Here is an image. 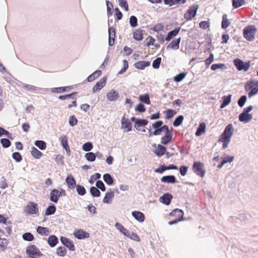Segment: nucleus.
<instances>
[{
	"mask_svg": "<svg viewBox=\"0 0 258 258\" xmlns=\"http://www.w3.org/2000/svg\"><path fill=\"white\" fill-rule=\"evenodd\" d=\"M119 96L118 92L114 90H111L108 92L106 95L107 99L110 101H115L117 100Z\"/></svg>",
	"mask_w": 258,
	"mask_h": 258,
	"instance_id": "15",
	"label": "nucleus"
},
{
	"mask_svg": "<svg viewBox=\"0 0 258 258\" xmlns=\"http://www.w3.org/2000/svg\"><path fill=\"white\" fill-rule=\"evenodd\" d=\"M232 6L237 9L245 4L244 0H232Z\"/></svg>",
	"mask_w": 258,
	"mask_h": 258,
	"instance_id": "39",
	"label": "nucleus"
},
{
	"mask_svg": "<svg viewBox=\"0 0 258 258\" xmlns=\"http://www.w3.org/2000/svg\"><path fill=\"white\" fill-rule=\"evenodd\" d=\"M133 37L137 41L141 40L143 39L142 31L139 29L136 30L133 33Z\"/></svg>",
	"mask_w": 258,
	"mask_h": 258,
	"instance_id": "37",
	"label": "nucleus"
},
{
	"mask_svg": "<svg viewBox=\"0 0 258 258\" xmlns=\"http://www.w3.org/2000/svg\"><path fill=\"white\" fill-rule=\"evenodd\" d=\"M247 100V97L245 95H243L240 97V98L238 100V104L240 107H242L244 106L245 103Z\"/></svg>",
	"mask_w": 258,
	"mask_h": 258,
	"instance_id": "56",
	"label": "nucleus"
},
{
	"mask_svg": "<svg viewBox=\"0 0 258 258\" xmlns=\"http://www.w3.org/2000/svg\"><path fill=\"white\" fill-rule=\"evenodd\" d=\"M34 144L39 149L41 150H44L46 149V143L42 140H37L35 142Z\"/></svg>",
	"mask_w": 258,
	"mask_h": 258,
	"instance_id": "38",
	"label": "nucleus"
},
{
	"mask_svg": "<svg viewBox=\"0 0 258 258\" xmlns=\"http://www.w3.org/2000/svg\"><path fill=\"white\" fill-rule=\"evenodd\" d=\"M131 120L132 121L135 122V127L138 131H141L140 127L142 126H146L148 123V120L146 119H140L134 116L132 117Z\"/></svg>",
	"mask_w": 258,
	"mask_h": 258,
	"instance_id": "8",
	"label": "nucleus"
},
{
	"mask_svg": "<svg viewBox=\"0 0 258 258\" xmlns=\"http://www.w3.org/2000/svg\"><path fill=\"white\" fill-rule=\"evenodd\" d=\"M23 88L28 91H36L38 89V88L36 86L28 84H23Z\"/></svg>",
	"mask_w": 258,
	"mask_h": 258,
	"instance_id": "63",
	"label": "nucleus"
},
{
	"mask_svg": "<svg viewBox=\"0 0 258 258\" xmlns=\"http://www.w3.org/2000/svg\"><path fill=\"white\" fill-rule=\"evenodd\" d=\"M77 94V92H73L70 94H67L64 95H60L58 97V98L61 100H64L69 98H71L72 96Z\"/></svg>",
	"mask_w": 258,
	"mask_h": 258,
	"instance_id": "62",
	"label": "nucleus"
},
{
	"mask_svg": "<svg viewBox=\"0 0 258 258\" xmlns=\"http://www.w3.org/2000/svg\"><path fill=\"white\" fill-rule=\"evenodd\" d=\"M73 234L74 236L79 239H82L84 238H87L89 237V233L82 230V229H79L77 230H75Z\"/></svg>",
	"mask_w": 258,
	"mask_h": 258,
	"instance_id": "13",
	"label": "nucleus"
},
{
	"mask_svg": "<svg viewBox=\"0 0 258 258\" xmlns=\"http://www.w3.org/2000/svg\"><path fill=\"white\" fill-rule=\"evenodd\" d=\"M163 121L161 120H158L152 124V127L154 129H158L161 128V126L163 125Z\"/></svg>",
	"mask_w": 258,
	"mask_h": 258,
	"instance_id": "64",
	"label": "nucleus"
},
{
	"mask_svg": "<svg viewBox=\"0 0 258 258\" xmlns=\"http://www.w3.org/2000/svg\"><path fill=\"white\" fill-rule=\"evenodd\" d=\"M26 253L27 255H36L37 256L43 255L39 249L35 245L28 246L26 248Z\"/></svg>",
	"mask_w": 258,
	"mask_h": 258,
	"instance_id": "6",
	"label": "nucleus"
},
{
	"mask_svg": "<svg viewBox=\"0 0 258 258\" xmlns=\"http://www.w3.org/2000/svg\"><path fill=\"white\" fill-rule=\"evenodd\" d=\"M181 39V37L173 39L167 46V49L171 48L174 50L178 49Z\"/></svg>",
	"mask_w": 258,
	"mask_h": 258,
	"instance_id": "17",
	"label": "nucleus"
},
{
	"mask_svg": "<svg viewBox=\"0 0 258 258\" xmlns=\"http://www.w3.org/2000/svg\"><path fill=\"white\" fill-rule=\"evenodd\" d=\"M101 71H96L87 78V81L88 82L93 81L95 79L99 77L101 75Z\"/></svg>",
	"mask_w": 258,
	"mask_h": 258,
	"instance_id": "32",
	"label": "nucleus"
},
{
	"mask_svg": "<svg viewBox=\"0 0 258 258\" xmlns=\"http://www.w3.org/2000/svg\"><path fill=\"white\" fill-rule=\"evenodd\" d=\"M12 157L17 162H20L22 159V157L20 153L17 152H15L12 154Z\"/></svg>",
	"mask_w": 258,
	"mask_h": 258,
	"instance_id": "61",
	"label": "nucleus"
},
{
	"mask_svg": "<svg viewBox=\"0 0 258 258\" xmlns=\"http://www.w3.org/2000/svg\"><path fill=\"white\" fill-rule=\"evenodd\" d=\"M93 144L91 142H87L83 145L82 149L84 151L86 152L90 151L93 148Z\"/></svg>",
	"mask_w": 258,
	"mask_h": 258,
	"instance_id": "46",
	"label": "nucleus"
},
{
	"mask_svg": "<svg viewBox=\"0 0 258 258\" xmlns=\"http://www.w3.org/2000/svg\"><path fill=\"white\" fill-rule=\"evenodd\" d=\"M172 140L171 133L165 134L162 138L161 143L163 145H167Z\"/></svg>",
	"mask_w": 258,
	"mask_h": 258,
	"instance_id": "28",
	"label": "nucleus"
},
{
	"mask_svg": "<svg viewBox=\"0 0 258 258\" xmlns=\"http://www.w3.org/2000/svg\"><path fill=\"white\" fill-rule=\"evenodd\" d=\"M59 140L64 149L69 147L68 138L66 136H61L59 138Z\"/></svg>",
	"mask_w": 258,
	"mask_h": 258,
	"instance_id": "43",
	"label": "nucleus"
},
{
	"mask_svg": "<svg viewBox=\"0 0 258 258\" xmlns=\"http://www.w3.org/2000/svg\"><path fill=\"white\" fill-rule=\"evenodd\" d=\"M96 186L98 189H100L102 191L106 190V187L101 180H97L96 182Z\"/></svg>",
	"mask_w": 258,
	"mask_h": 258,
	"instance_id": "49",
	"label": "nucleus"
},
{
	"mask_svg": "<svg viewBox=\"0 0 258 258\" xmlns=\"http://www.w3.org/2000/svg\"><path fill=\"white\" fill-rule=\"evenodd\" d=\"M166 148L165 147L160 144L158 145L154 153L158 156L161 157L166 152Z\"/></svg>",
	"mask_w": 258,
	"mask_h": 258,
	"instance_id": "21",
	"label": "nucleus"
},
{
	"mask_svg": "<svg viewBox=\"0 0 258 258\" xmlns=\"http://www.w3.org/2000/svg\"><path fill=\"white\" fill-rule=\"evenodd\" d=\"M186 74L185 73H181L176 75L173 78V80L176 82H179L181 81L186 76Z\"/></svg>",
	"mask_w": 258,
	"mask_h": 258,
	"instance_id": "45",
	"label": "nucleus"
},
{
	"mask_svg": "<svg viewBox=\"0 0 258 258\" xmlns=\"http://www.w3.org/2000/svg\"><path fill=\"white\" fill-rule=\"evenodd\" d=\"M47 242L50 247H53L58 242V239L55 235H51L48 237Z\"/></svg>",
	"mask_w": 258,
	"mask_h": 258,
	"instance_id": "24",
	"label": "nucleus"
},
{
	"mask_svg": "<svg viewBox=\"0 0 258 258\" xmlns=\"http://www.w3.org/2000/svg\"><path fill=\"white\" fill-rule=\"evenodd\" d=\"M66 191L64 189L60 188V190L53 189L50 194V200L54 203H57L58 198L61 196H66Z\"/></svg>",
	"mask_w": 258,
	"mask_h": 258,
	"instance_id": "2",
	"label": "nucleus"
},
{
	"mask_svg": "<svg viewBox=\"0 0 258 258\" xmlns=\"http://www.w3.org/2000/svg\"><path fill=\"white\" fill-rule=\"evenodd\" d=\"M198 7V5L190 7L188 11L184 14V18L188 20H191L196 15Z\"/></svg>",
	"mask_w": 258,
	"mask_h": 258,
	"instance_id": "7",
	"label": "nucleus"
},
{
	"mask_svg": "<svg viewBox=\"0 0 258 258\" xmlns=\"http://www.w3.org/2000/svg\"><path fill=\"white\" fill-rule=\"evenodd\" d=\"M121 128L125 130V132H130L132 130V124L128 119L125 118L124 116L121 120Z\"/></svg>",
	"mask_w": 258,
	"mask_h": 258,
	"instance_id": "11",
	"label": "nucleus"
},
{
	"mask_svg": "<svg viewBox=\"0 0 258 258\" xmlns=\"http://www.w3.org/2000/svg\"><path fill=\"white\" fill-rule=\"evenodd\" d=\"M256 31V29L254 25L247 26L243 29V36L246 40L252 41L254 38Z\"/></svg>",
	"mask_w": 258,
	"mask_h": 258,
	"instance_id": "1",
	"label": "nucleus"
},
{
	"mask_svg": "<svg viewBox=\"0 0 258 258\" xmlns=\"http://www.w3.org/2000/svg\"><path fill=\"white\" fill-rule=\"evenodd\" d=\"M135 110L139 112L143 113L146 111V108L143 104L140 103L136 107Z\"/></svg>",
	"mask_w": 258,
	"mask_h": 258,
	"instance_id": "58",
	"label": "nucleus"
},
{
	"mask_svg": "<svg viewBox=\"0 0 258 258\" xmlns=\"http://www.w3.org/2000/svg\"><path fill=\"white\" fill-rule=\"evenodd\" d=\"M107 78L106 77L101 79L99 81L96 83V85L93 87L92 89L93 93H96L100 91L106 83Z\"/></svg>",
	"mask_w": 258,
	"mask_h": 258,
	"instance_id": "10",
	"label": "nucleus"
},
{
	"mask_svg": "<svg viewBox=\"0 0 258 258\" xmlns=\"http://www.w3.org/2000/svg\"><path fill=\"white\" fill-rule=\"evenodd\" d=\"M123 68L118 72V74L121 75L123 74L128 68V62L126 60H123Z\"/></svg>",
	"mask_w": 258,
	"mask_h": 258,
	"instance_id": "53",
	"label": "nucleus"
},
{
	"mask_svg": "<svg viewBox=\"0 0 258 258\" xmlns=\"http://www.w3.org/2000/svg\"><path fill=\"white\" fill-rule=\"evenodd\" d=\"M119 6L124 9L125 11L128 10V4L126 0H118Z\"/></svg>",
	"mask_w": 258,
	"mask_h": 258,
	"instance_id": "55",
	"label": "nucleus"
},
{
	"mask_svg": "<svg viewBox=\"0 0 258 258\" xmlns=\"http://www.w3.org/2000/svg\"><path fill=\"white\" fill-rule=\"evenodd\" d=\"M252 118V115L249 113H246L242 112L239 115V121L244 123H247L249 122L251 120Z\"/></svg>",
	"mask_w": 258,
	"mask_h": 258,
	"instance_id": "14",
	"label": "nucleus"
},
{
	"mask_svg": "<svg viewBox=\"0 0 258 258\" xmlns=\"http://www.w3.org/2000/svg\"><path fill=\"white\" fill-rule=\"evenodd\" d=\"M130 24L132 27H136L138 25V19L135 16H132L130 18Z\"/></svg>",
	"mask_w": 258,
	"mask_h": 258,
	"instance_id": "48",
	"label": "nucleus"
},
{
	"mask_svg": "<svg viewBox=\"0 0 258 258\" xmlns=\"http://www.w3.org/2000/svg\"><path fill=\"white\" fill-rule=\"evenodd\" d=\"M165 113L166 114V118L168 119L172 118L174 116V115L176 114V112L174 110L171 109L167 110L166 111H165Z\"/></svg>",
	"mask_w": 258,
	"mask_h": 258,
	"instance_id": "52",
	"label": "nucleus"
},
{
	"mask_svg": "<svg viewBox=\"0 0 258 258\" xmlns=\"http://www.w3.org/2000/svg\"><path fill=\"white\" fill-rule=\"evenodd\" d=\"M60 241L70 250L74 251L75 250V245L73 241L71 240L69 238L61 236L60 237Z\"/></svg>",
	"mask_w": 258,
	"mask_h": 258,
	"instance_id": "12",
	"label": "nucleus"
},
{
	"mask_svg": "<svg viewBox=\"0 0 258 258\" xmlns=\"http://www.w3.org/2000/svg\"><path fill=\"white\" fill-rule=\"evenodd\" d=\"M55 211H56L55 206L53 205H52L49 206L47 208V209L45 211V215H47V216L51 215L54 214Z\"/></svg>",
	"mask_w": 258,
	"mask_h": 258,
	"instance_id": "40",
	"label": "nucleus"
},
{
	"mask_svg": "<svg viewBox=\"0 0 258 258\" xmlns=\"http://www.w3.org/2000/svg\"><path fill=\"white\" fill-rule=\"evenodd\" d=\"M103 178L107 184L111 185L113 184L114 179L109 173L104 174L103 176Z\"/></svg>",
	"mask_w": 258,
	"mask_h": 258,
	"instance_id": "27",
	"label": "nucleus"
},
{
	"mask_svg": "<svg viewBox=\"0 0 258 258\" xmlns=\"http://www.w3.org/2000/svg\"><path fill=\"white\" fill-rule=\"evenodd\" d=\"M24 211L27 214L33 215L38 213L37 204L34 202H30L24 209Z\"/></svg>",
	"mask_w": 258,
	"mask_h": 258,
	"instance_id": "5",
	"label": "nucleus"
},
{
	"mask_svg": "<svg viewBox=\"0 0 258 258\" xmlns=\"http://www.w3.org/2000/svg\"><path fill=\"white\" fill-rule=\"evenodd\" d=\"M180 30V27H176L174 30L169 32L166 37L165 38V40L167 41H170L172 38L175 37L178 33Z\"/></svg>",
	"mask_w": 258,
	"mask_h": 258,
	"instance_id": "25",
	"label": "nucleus"
},
{
	"mask_svg": "<svg viewBox=\"0 0 258 258\" xmlns=\"http://www.w3.org/2000/svg\"><path fill=\"white\" fill-rule=\"evenodd\" d=\"M206 124L204 122L201 123L198 127L196 135L197 136H200L202 134L204 133L206 131Z\"/></svg>",
	"mask_w": 258,
	"mask_h": 258,
	"instance_id": "30",
	"label": "nucleus"
},
{
	"mask_svg": "<svg viewBox=\"0 0 258 258\" xmlns=\"http://www.w3.org/2000/svg\"><path fill=\"white\" fill-rule=\"evenodd\" d=\"M90 192L91 196L93 197H99L101 195L100 190L95 186H91L90 187Z\"/></svg>",
	"mask_w": 258,
	"mask_h": 258,
	"instance_id": "34",
	"label": "nucleus"
},
{
	"mask_svg": "<svg viewBox=\"0 0 258 258\" xmlns=\"http://www.w3.org/2000/svg\"><path fill=\"white\" fill-rule=\"evenodd\" d=\"M66 249L62 246L58 247L56 250V253L60 256H64L66 254Z\"/></svg>",
	"mask_w": 258,
	"mask_h": 258,
	"instance_id": "47",
	"label": "nucleus"
},
{
	"mask_svg": "<svg viewBox=\"0 0 258 258\" xmlns=\"http://www.w3.org/2000/svg\"><path fill=\"white\" fill-rule=\"evenodd\" d=\"M233 63L238 71H247L250 67L249 61L244 62L239 58L234 59Z\"/></svg>",
	"mask_w": 258,
	"mask_h": 258,
	"instance_id": "4",
	"label": "nucleus"
},
{
	"mask_svg": "<svg viewBox=\"0 0 258 258\" xmlns=\"http://www.w3.org/2000/svg\"><path fill=\"white\" fill-rule=\"evenodd\" d=\"M184 117L183 115L178 116L174 120L173 122V124L174 126H178L180 125L183 120Z\"/></svg>",
	"mask_w": 258,
	"mask_h": 258,
	"instance_id": "44",
	"label": "nucleus"
},
{
	"mask_svg": "<svg viewBox=\"0 0 258 258\" xmlns=\"http://www.w3.org/2000/svg\"><path fill=\"white\" fill-rule=\"evenodd\" d=\"M23 239L25 241H32L34 240V237L33 234L30 232H26L22 235Z\"/></svg>",
	"mask_w": 258,
	"mask_h": 258,
	"instance_id": "42",
	"label": "nucleus"
},
{
	"mask_svg": "<svg viewBox=\"0 0 258 258\" xmlns=\"http://www.w3.org/2000/svg\"><path fill=\"white\" fill-rule=\"evenodd\" d=\"M161 61V58L158 57L156 59L154 60L152 63V67L154 69H158L160 67V64Z\"/></svg>",
	"mask_w": 258,
	"mask_h": 258,
	"instance_id": "57",
	"label": "nucleus"
},
{
	"mask_svg": "<svg viewBox=\"0 0 258 258\" xmlns=\"http://www.w3.org/2000/svg\"><path fill=\"white\" fill-rule=\"evenodd\" d=\"M71 89V87H61L58 88H53L51 89V91L53 93H61L64 92L69 91Z\"/></svg>",
	"mask_w": 258,
	"mask_h": 258,
	"instance_id": "29",
	"label": "nucleus"
},
{
	"mask_svg": "<svg viewBox=\"0 0 258 258\" xmlns=\"http://www.w3.org/2000/svg\"><path fill=\"white\" fill-rule=\"evenodd\" d=\"M114 192L109 189V191H108L105 195V197L103 200V202L105 204H110L111 203V200L114 198Z\"/></svg>",
	"mask_w": 258,
	"mask_h": 258,
	"instance_id": "18",
	"label": "nucleus"
},
{
	"mask_svg": "<svg viewBox=\"0 0 258 258\" xmlns=\"http://www.w3.org/2000/svg\"><path fill=\"white\" fill-rule=\"evenodd\" d=\"M161 181L162 182L174 183L176 182L175 177L174 175H166L163 176Z\"/></svg>",
	"mask_w": 258,
	"mask_h": 258,
	"instance_id": "23",
	"label": "nucleus"
},
{
	"mask_svg": "<svg viewBox=\"0 0 258 258\" xmlns=\"http://www.w3.org/2000/svg\"><path fill=\"white\" fill-rule=\"evenodd\" d=\"M37 232L41 235H48L50 233V231L48 228L42 226H38L36 229Z\"/></svg>",
	"mask_w": 258,
	"mask_h": 258,
	"instance_id": "26",
	"label": "nucleus"
},
{
	"mask_svg": "<svg viewBox=\"0 0 258 258\" xmlns=\"http://www.w3.org/2000/svg\"><path fill=\"white\" fill-rule=\"evenodd\" d=\"M139 99L140 101L146 103L147 104H150L151 101L150 100V98L149 95L148 94H145L144 95H141L139 96Z\"/></svg>",
	"mask_w": 258,
	"mask_h": 258,
	"instance_id": "35",
	"label": "nucleus"
},
{
	"mask_svg": "<svg viewBox=\"0 0 258 258\" xmlns=\"http://www.w3.org/2000/svg\"><path fill=\"white\" fill-rule=\"evenodd\" d=\"M100 177L101 174L99 173H96L91 176L90 179L89 180V182L90 184H93L94 180H98L100 179Z\"/></svg>",
	"mask_w": 258,
	"mask_h": 258,
	"instance_id": "50",
	"label": "nucleus"
},
{
	"mask_svg": "<svg viewBox=\"0 0 258 258\" xmlns=\"http://www.w3.org/2000/svg\"><path fill=\"white\" fill-rule=\"evenodd\" d=\"M192 170L199 176L203 177L205 175L204 165L201 162H195L192 166Z\"/></svg>",
	"mask_w": 258,
	"mask_h": 258,
	"instance_id": "3",
	"label": "nucleus"
},
{
	"mask_svg": "<svg viewBox=\"0 0 258 258\" xmlns=\"http://www.w3.org/2000/svg\"><path fill=\"white\" fill-rule=\"evenodd\" d=\"M184 212L182 210L175 209L170 214V216H177L178 218H183Z\"/></svg>",
	"mask_w": 258,
	"mask_h": 258,
	"instance_id": "33",
	"label": "nucleus"
},
{
	"mask_svg": "<svg viewBox=\"0 0 258 258\" xmlns=\"http://www.w3.org/2000/svg\"><path fill=\"white\" fill-rule=\"evenodd\" d=\"M78 120L75 115H72L69 118V124L71 126H74L77 124Z\"/></svg>",
	"mask_w": 258,
	"mask_h": 258,
	"instance_id": "59",
	"label": "nucleus"
},
{
	"mask_svg": "<svg viewBox=\"0 0 258 258\" xmlns=\"http://www.w3.org/2000/svg\"><path fill=\"white\" fill-rule=\"evenodd\" d=\"M85 157L86 159L89 162H93L96 158L95 153L93 152H88L85 154Z\"/></svg>",
	"mask_w": 258,
	"mask_h": 258,
	"instance_id": "36",
	"label": "nucleus"
},
{
	"mask_svg": "<svg viewBox=\"0 0 258 258\" xmlns=\"http://www.w3.org/2000/svg\"><path fill=\"white\" fill-rule=\"evenodd\" d=\"M109 39H115V30L113 27H109L108 29Z\"/></svg>",
	"mask_w": 258,
	"mask_h": 258,
	"instance_id": "60",
	"label": "nucleus"
},
{
	"mask_svg": "<svg viewBox=\"0 0 258 258\" xmlns=\"http://www.w3.org/2000/svg\"><path fill=\"white\" fill-rule=\"evenodd\" d=\"M251 216L247 213H239L236 217H231L229 218V220L232 222H235L236 220H239L240 221L244 222L249 220L251 218Z\"/></svg>",
	"mask_w": 258,
	"mask_h": 258,
	"instance_id": "9",
	"label": "nucleus"
},
{
	"mask_svg": "<svg viewBox=\"0 0 258 258\" xmlns=\"http://www.w3.org/2000/svg\"><path fill=\"white\" fill-rule=\"evenodd\" d=\"M66 182L70 188H74L75 186L76 185V180L71 174L68 175L66 179Z\"/></svg>",
	"mask_w": 258,
	"mask_h": 258,
	"instance_id": "19",
	"label": "nucleus"
},
{
	"mask_svg": "<svg viewBox=\"0 0 258 258\" xmlns=\"http://www.w3.org/2000/svg\"><path fill=\"white\" fill-rule=\"evenodd\" d=\"M1 143L2 144L3 147L5 148H8L11 146V142L8 139H2L1 140Z\"/></svg>",
	"mask_w": 258,
	"mask_h": 258,
	"instance_id": "51",
	"label": "nucleus"
},
{
	"mask_svg": "<svg viewBox=\"0 0 258 258\" xmlns=\"http://www.w3.org/2000/svg\"><path fill=\"white\" fill-rule=\"evenodd\" d=\"M132 215L139 222H143L145 220L144 214L140 211L132 212Z\"/></svg>",
	"mask_w": 258,
	"mask_h": 258,
	"instance_id": "22",
	"label": "nucleus"
},
{
	"mask_svg": "<svg viewBox=\"0 0 258 258\" xmlns=\"http://www.w3.org/2000/svg\"><path fill=\"white\" fill-rule=\"evenodd\" d=\"M31 154L33 157L36 159H40L42 156V153L35 147H33L31 148Z\"/></svg>",
	"mask_w": 258,
	"mask_h": 258,
	"instance_id": "31",
	"label": "nucleus"
},
{
	"mask_svg": "<svg viewBox=\"0 0 258 258\" xmlns=\"http://www.w3.org/2000/svg\"><path fill=\"white\" fill-rule=\"evenodd\" d=\"M150 64V62L149 61H140L136 62L134 64V66L136 69L138 70H143L145 68L149 66Z\"/></svg>",
	"mask_w": 258,
	"mask_h": 258,
	"instance_id": "20",
	"label": "nucleus"
},
{
	"mask_svg": "<svg viewBox=\"0 0 258 258\" xmlns=\"http://www.w3.org/2000/svg\"><path fill=\"white\" fill-rule=\"evenodd\" d=\"M172 199V196L171 194L166 193L160 198L159 201L160 202L166 205H169L171 203Z\"/></svg>",
	"mask_w": 258,
	"mask_h": 258,
	"instance_id": "16",
	"label": "nucleus"
},
{
	"mask_svg": "<svg viewBox=\"0 0 258 258\" xmlns=\"http://www.w3.org/2000/svg\"><path fill=\"white\" fill-rule=\"evenodd\" d=\"M76 190L79 195L81 196H83L85 195L86 193V190L85 187L81 185L78 184L76 185Z\"/></svg>",
	"mask_w": 258,
	"mask_h": 258,
	"instance_id": "41",
	"label": "nucleus"
},
{
	"mask_svg": "<svg viewBox=\"0 0 258 258\" xmlns=\"http://www.w3.org/2000/svg\"><path fill=\"white\" fill-rule=\"evenodd\" d=\"M219 141L223 143V148L225 149L226 148V128L221 135Z\"/></svg>",
	"mask_w": 258,
	"mask_h": 258,
	"instance_id": "54",
	"label": "nucleus"
}]
</instances>
